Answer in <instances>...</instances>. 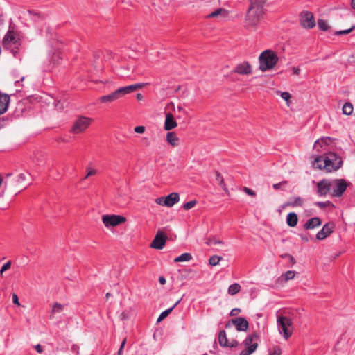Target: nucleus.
<instances>
[{"mask_svg": "<svg viewBox=\"0 0 355 355\" xmlns=\"http://www.w3.org/2000/svg\"><path fill=\"white\" fill-rule=\"evenodd\" d=\"M24 39V34L10 21L8 31L2 40V46L5 50L10 51L16 57L22 46Z\"/></svg>", "mask_w": 355, "mask_h": 355, "instance_id": "obj_1", "label": "nucleus"}, {"mask_svg": "<svg viewBox=\"0 0 355 355\" xmlns=\"http://www.w3.org/2000/svg\"><path fill=\"white\" fill-rule=\"evenodd\" d=\"M342 164V159L336 153L329 152L322 156H317L313 163V167L324 169L327 172H332L338 170Z\"/></svg>", "mask_w": 355, "mask_h": 355, "instance_id": "obj_2", "label": "nucleus"}, {"mask_svg": "<svg viewBox=\"0 0 355 355\" xmlns=\"http://www.w3.org/2000/svg\"><path fill=\"white\" fill-rule=\"evenodd\" d=\"M266 0H250L245 19V26L248 29L254 28L259 24L264 13Z\"/></svg>", "mask_w": 355, "mask_h": 355, "instance_id": "obj_3", "label": "nucleus"}, {"mask_svg": "<svg viewBox=\"0 0 355 355\" xmlns=\"http://www.w3.org/2000/svg\"><path fill=\"white\" fill-rule=\"evenodd\" d=\"M141 87L142 85L141 84H134L125 87H122L108 95L101 96L99 100L101 103L114 102L122 98L125 95L136 91L137 89L141 88Z\"/></svg>", "mask_w": 355, "mask_h": 355, "instance_id": "obj_4", "label": "nucleus"}, {"mask_svg": "<svg viewBox=\"0 0 355 355\" xmlns=\"http://www.w3.org/2000/svg\"><path fill=\"white\" fill-rule=\"evenodd\" d=\"M259 60L260 70L266 71L275 66L278 61V57L274 51L266 50L260 54Z\"/></svg>", "mask_w": 355, "mask_h": 355, "instance_id": "obj_5", "label": "nucleus"}, {"mask_svg": "<svg viewBox=\"0 0 355 355\" xmlns=\"http://www.w3.org/2000/svg\"><path fill=\"white\" fill-rule=\"evenodd\" d=\"M93 119L92 118L84 116H78L73 122L69 132L73 135L84 133L91 125Z\"/></svg>", "mask_w": 355, "mask_h": 355, "instance_id": "obj_6", "label": "nucleus"}, {"mask_svg": "<svg viewBox=\"0 0 355 355\" xmlns=\"http://www.w3.org/2000/svg\"><path fill=\"white\" fill-rule=\"evenodd\" d=\"M336 139L330 137H324L318 139L314 144V149L319 153H323L333 152L336 148L334 141Z\"/></svg>", "mask_w": 355, "mask_h": 355, "instance_id": "obj_7", "label": "nucleus"}, {"mask_svg": "<svg viewBox=\"0 0 355 355\" xmlns=\"http://www.w3.org/2000/svg\"><path fill=\"white\" fill-rule=\"evenodd\" d=\"M332 197H341L347 187V183L344 179H334L331 180Z\"/></svg>", "mask_w": 355, "mask_h": 355, "instance_id": "obj_8", "label": "nucleus"}, {"mask_svg": "<svg viewBox=\"0 0 355 355\" xmlns=\"http://www.w3.org/2000/svg\"><path fill=\"white\" fill-rule=\"evenodd\" d=\"M102 221L104 225L107 227H114L126 221V218L120 215H103Z\"/></svg>", "mask_w": 355, "mask_h": 355, "instance_id": "obj_9", "label": "nucleus"}, {"mask_svg": "<svg viewBox=\"0 0 355 355\" xmlns=\"http://www.w3.org/2000/svg\"><path fill=\"white\" fill-rule=\"evenodd\" d=\"M300 24L304 28L311 29L315 26V20L313 14L308 10H304L300 14Z\"/></svg>", "mask_w": 355, "mask_h": 355, "instance_id": "obj_10", "label": "nucleus"}, {"mask_svg": "<svg viewBox=\"0 0 355 355\" xmlns=\"http://www.w3.org/2000/svg\"><path fill=\"white\" fill-rule=\"evenodd\" d=\"M277 323L283 332L284 338L287 340L292 335V330L289 329L293 324L292 320L284 316H279L277 318Z\"/></svg>", "mask_w": 355, "mask_h": 355, "instance_id": "obj_11", "label": "nucleus"}, {"mask_svg": "<svg viewBox=\"0 0 355 355\" xmlns=\"http://www.w3.org/2000/svg\"><path fill=\"white\" fill-rule=\"evenodd\" d=\"M257 337L256 334H252L245 338L243 342L245 349L243 350L239 355H250L257 349L258 343L257 342H253L254 339Z\"/></svg>", "mask_w": 355, "mask_h": 355, "instance_id": "obj_12", "label": "nucleus"}, {"mask_svg": "<svg viewBox=\"0 0 355 355\" xmlns=\"http://www.w3.org/2000/svg\"><path fill=\"white\" fill-rule=\"evenodd\" d=\"M331 180L322 179L317 184V193L320 196H327L331 191Z\"/></svg>", "mask_w": 355, "mask_h": 355, "instance_id": "obj_13", "label": "nucleus"}, {"mask_svg": "<svg viewBox=\"0 0 355 355\" xmlns=\"http://www.w3.org/2000/svg\"><path fill=\"white\" fill-rule=\"evenodd\" d=\"M232 73L240 75H250L252 73V68L248 62H243L238 64Z\"/></svg>", "mask_w": 355, "mask_h": 355, "instance_id": "obj_14", "label": "nucleus"}, {"mask_svg": "<svg viewBox=\"0 0 355 355\" xmlns=\"http://www.w3.org/2000/svg\"><path fill=\"white\" fill-rule=\"evenodd\" d=\"M218 343L223 347H228L231 348L235 347L239 345V343L235 340H232L229 342L227 338L226 332L224 330L219 332Z\"/></svg>", "mask_w": 355, "mask_h": 355, "instance_id": "obj_15", "label": "nucleus"}, {"mask_svg": "<svg viewBox=\"0 0 355 355\" xmlns=\"http://www.w3.org/2000/svg\"><path fill=\"white\" fill-rule=\"evenodd\" d=\"M334 227H335V225L333 223H326L323 226L322 229L320 232H318V234H316V238L318 240H322V239H325L329 235H330L331 233L333 232Z\"/></svg>", "mask_w": 355, "mask_h": 355, "instance_id": "obj_16", "label": "nucleus"}, {"mask_svg": "<svg viewBox=\"0 0 355 355\" xmlns=\"http://www.w3.org/2000/svg\"><path fill=\"white\" fill-rule=\"evenodd\" d=\"M239 331H247L249 328V323L244 318H236L231 320Z\"/></svg>", "mask_w": 355, "mask_h": 355, "instance_id": "obj_17", "label": "nucleus"}, {"mask_svg": "<svg viewBox=\"0 0 355 355\" xmlns=\"http://www.w3.org/2000/svg\"><path fill=\"white\" fill-rule=\"evenodd\" d=\"M9 103L10 96L0 92V115L7 111Z\"/></svg>", "mask_w": 355, "mask_h": 355, "instance_id": "obj_18", "label": "nucleus"}, {"mask_svg": "<svg viewBox=\"0 0 355 355\" xmlns=\"http://www.w3.org/2000/svg\"><path fill=\"white\" fill-rule=\"evenodd\" d=\"M180 200V196L178 193H171L164 198L166 207H171Z\"/></svg>", "mask_w": 355, "mask_h": 355, "instance_id": "obj_19", "label": "nucleus"}, {"mask_svg": "<svg viewBox=\"0 0 355 355\" xmlns=\"http://www.w3.org/2000/svg\"><path fill=\"white\" fill-rule=\"evenodd\" d=\"M178 123L174 119V117L171 113H167L166 114V120L164 123V129L166 130H171L177 127Z\"/></svg>", "mask_w": 355, "mask_h": 355, "instance_id": "obj_20", "label": "nucleus"}, {"mask_svg": "<svg viewBox=\"0 0 355 355\" xmlns=\"http://www.w3.org/2000/svg\"><path fill=\"white\" fill-rule=\"evenodd\" d=\"M303 199L299 196L291 198L287 202H285L284 207H302L303 205Z\"/></svg>", "mask_w": 355, "mask_h": 355, "instance_id": "obj_21", "label": "nucleus"}, {"mask_svg": "<svg viewBox=\"0 0 355 355\" xmlns=\"http://www.w3.org/2000/svg\"><path fill=\"white\" fill-rule=\"evenodd\" d=\"M321 225V220L318 217H314L309 219L306 223L304 224V227L306 229H313L318 226Z\"/></svg>", "mask_w": 355, "mask_h": 355, "instance_id": "obj_22", "label": "nucleus"}, {"mask_svg": "<svg viewBox=\"0 0 355 355\" xmlns=\"http://www.w3.org/2000/svg\"><path fill=\"white\" fill-rule=\"evenodd\" d=\"M166 242V234L159 231L150 244H165Z\"/></svg>", "mask_w": 355, "mask_h": 355, "instance_id": "obj_23", "label": "nucleus"}, {"mask_svg": "<svg viewBox=\"0 0 355 355\" xmlns=\"http://www.w3.org/2000/svg\"><path fill=\"white\" fill-rule=\"evenodd\" d=\"M166 141L172 146L178 145L179 138L174 132H168L166 135Z\"/></svg>", "mask_w": 355, "mask_h": 355, "instance_id": "obj_24", "label": "nucleus"}, {"mask_svg": "<svg viewBox=\"0 0 355 355\" xmlns=\"http://www.w3.org/2000/svg\"><path fill=\"white\" fill-rule=\"evenodd\" d=\"M298 218L295 213L291 212L287 215L286 223L290 227H295L297 224Z\"/></svg>", "mask_w": 355, "mask_h": 355, "instance_id": "obj_25", "label": "nucleus"}, {"mask_svg": "<svg viewBox=\"0 0 355 355\" xmlns=\"http://www.w3.org/2000/svg\"><path fill=\"white\" fill-rule=\"evenodd\" d=\"M64 309V305L58 302H55L52 304V309L51 313V318L56 313H61Z\"/></svg>", "mask_w": 355, "mask_h": 355, "instance_id": "obj_26", "label": "nucleus"}, {"mask_svg": "<svg viewBox=\"0 0 355 355\" xmlns=\"http://www.w3.org/2000/svg\"><path fill=\"white\" fill-rule=\"evenodd\" d=\"M180 300H178L176 302V303L173 305V306L163 311L159 316L157 322H160L162 320H163L165 318H166L171 312L173 311V309L179 304Z\"/></svg>", "mask_w": 355, "mask_h": 355, "instance_id": "obj_27", "label": "nucleus"}, {"mask_svg": "<svg viewBox=\"0 0 355 355\" xmlns=\"http://www.w3.org/2000/svg\"><path fill=\"white\" fill-rule=\"evenodd\" d=\"M295 277V272L293 270H288L284 274H283L280 277L279 279H283L285 282L293 279Z\"/></svg>", "mask_w": 355, "mask_h": 355, "instance_id": "obj_28", "label": "nucleus"}, {"mask_svg": "<svg viewBox=\"0 0 355 355\" xmlns=\"http://www.w3.org/2000/svg\"><path fill=\"white\" fill-rule=\"evenodd\" d=\"M241 291V286L238 283H234L230 285L228 288V293L234 295Z\"/></svg>", "mask_w": 355, "mask_h": 355, "instance_id": "obj_29", "label": "nucleus"}, {"mask_svg": "<svg viewBox=\"0 0 355 355\" xmlns=\"http://www.w3.org/2000/svg\"><path fill=\"white\" fill-rule=\"evenodd\" d=\"M343 114L349 116L353 112V105L350 103H345L343 106Z\"/></svg>", "mask_w": 355, "mask_h": 355, "instance_id": "obj_30", "label": "nucleus"}, {"mask_svg": "<svg viewBox=\"0 0 355 355\" xmlns=\"http://www.w3.org/2000/svg\"><path fill=\"white\" fill-rule=\"evenodd\" d=\"M192 259V256L189 253H183L180 256L176 257L174 259L175 262H183V261H189Z\"/></svg>", "mask_w": 355, "mask_h": 355, "instance_id": "obj_31", "label": "nucleus"}, {"mask_svg": "<svg viewBox=\"0 0 355 355\" xmlns=\"http://www.w3.org/2000/svg\"><path fill=\"white\" fill-rule=\"evenodd\" d=\"M216 181L218 183L220 186L223 187L224 190L226 189L225 184L224 182V179L222 176V175L218 172L216 171Z\"/></svg>", "mask_w": 355, "mask_h": 355, "instance_id": "obj_32", "label": "nucleus"}, {"mask_svg": "<svg viewBox=\"0 0 355 355\" xmlns=\"http://www.w3.org/2000/svg\"><path fill=\"white\" fill-rule=\"evenodd\" d=\"M318 25L320 30L326 31L329 29V26L324 19H318Z\"/></svg>", "mask_w": 355, "mask_h": 355, "instance_id": "obj_33", "label": "nucleus"}, {"mask_svg": "<svg viewBox=\"0 0 355 355\" xmlns=\"http://www.w3.org/2000/svg\"><path fill=\"white\" fill-rule=\"evenodd\" d=\"M221 259H222V257H220L219 256H216V255H213L210 257V259L209 260V265H211L212 266H216L219 263V262Z\"/></svg>", "mask_w": 355, "mask_h": 355, "instance_id": "obj_34", "label": "nucleus"}, {"mask_svg": "<svg viewBox=\"0 0 355 355\" xmlns=\"http://www.w3.org/2000/svg\"><path fill=\"white\" fill-rule=\"evenodd\" d=\"M315 205L320 209H324L327 207H334L333 203L329 200L326 202H317Z\"/></svg>", "mask_w": 355, "mask_h": 355, "instance_id": "obj_35", "label": "nucleus"}, {"mask_svg": "<svg viewBox=\"0 0 355 355\" xmlns=\"http://www.w3.org/2000/svg\"><path fill=\"white\" fill-rule=\"evenodd\" d=\"M226 12V10L225 9L220 8L216 9L215 11L211 12L210 14H209L207 15V17L208 18H214V17L218 16L222 12Z\"/></svg>", "mask_w": 355, "mask_h": 355, "instance_id": "obj_36", "label": "nucleus"}, {"mask_svg": "<svg viewBox=\"0 0 355 355\" xmlns=\"http://www.w3.org/2000/svg\"><path fill=\"white\" fill-rule=\"evenodd\" d=\"M196 204H197V201L196 200H191L189 202H187L184 203L182 207L185 210H189V209H191L193 207H194Z\"/></svg>", "mask_w": 355, "mask_h": 355, "instance_id": "obj_37", "label": "nucleus"}, {"mask_svg": "<svg viewBox=\"0 0 355 355\" xmlns=\"http://www.w3.org/2000/svg\"><path fill=\"white\" fill-rule=\"evenodd\" d=\"M86 171H87V174L85 177V179H87L89 177L92 176V175H94L96 174L97 173V171L94 168H92L91 167H87L86 168Z\"/></svg>", "mask_w": 355, "mask_h": 355, "instance_id": "obj_38", "label": "nucleus"}, {"mask_svg": "<svg viewBox=\"0 0 355 355\" xmlns=\"http://www.w3.org/2000/svg\"><path fill=\"white\" fill-rule=\"evenodd\" d=\"M280 257L282 259H288L291 263V266H293L295 263V259L293 258V257L292 255H291L289 254H282L280 255Z\"/></svg>", "mask_w": 355, "mask_h": 355, "instance_id": "obj_39", "label": "nucleus"}, {"mask_svg": "<svg viewBox=\"0 0 355 355\" xmlns=\"http://www.w3.org/2000/svg\"><path fill=\"white\" fill-rule=\"evenodd\" d=\"M355 26H352L349 29H346V30H343V31H336V35H347L349 33H351L354 29Z\"/></svg>", "mask_w": 355, "mask_h": 355, "instance_id": "obj_40", "label": "nucleus"}, {"mask_svg": "<svg viewBox=\"0 0 355 355\" xmlns=\"http://www.w3.org/2000/svg\"><path fill=\"white\" fill-rule=\"evenodd\" d=\"M243 191H244V192H245L246 194H248V195H249V196H253V197L256 196V193H255V191H253L252 189H251L248 188V187H245L243 188Z\"/></svg>", "mask_w": 355, "mask_h": 355, "instance_id": "obj_41", "label": "nucleus"}, {"mask_svg": "<svg viewBox=\"0 0 355 355\" xmlns=\"http://www.w3.org/2000/svg\"><path fill=\"white\" fill-rule=\"evenodd\" d=\"M54 105H55V107L58 110H61L64 109V104L60 101H55Z\"/></svg>", "mask_w": 355, "mask_h": 355, "instance_id": "obj_42", "label": "nucleus"}, {"mask_svg": "<svg viewBox=\"0 0 355 355\" xmlns=\"http://www.w3.org/2000/svg\"><path fill=\"white\" fill-rule=\"evenodd\" d=\"M288 184L287 181H282L281 182H279V183H277V184H274L272 187L277 190V189H279L282 188V186L283 185H286Z\"/></svg>", "mask_w": 355, "mask_h": 355, "instance_id": "obj_43", "label": "nucleus"}, {"mask_svg": "<svg viewBox=\"0 0 355 355\" xmlns=\"http://www.w3.org/2000/svg\"><path fill=\"white\" fill-rule=\"evenodd\" d=\"M10 266H11V262L10 261H8L7 263H6L1 268V270H0V273L1 275L3 274V272L7 270H8L10 268Z\"/></svg>", "mask_w": 355, "mask_h": 355, "instance_id": "obj_44", "label": "nucleus"}, {"mask_svg": "<svg viewBox=\"0 0 355 355\" xmlns=\"http://www.w3.org/2000/svg\"><path fill=\"white\" fill-rule=\"evenodd\" d=\"M165 197H159L155 199V202L157 205H162V206H166V202H164Z\"/></svg>", "mask_w": 355, "mask_h": 355, "instance_id": "obj_45", "label": "nucleus"}, {"mask_svg": "<svg viewBox=\"0 0 355 355\" xmlns=\"http://www.w3.org/2000/svg\"><path fill=\"white\" fill-rule=\"evenodd\" d=\"M8 122V119L4 117L0 118V130L5 127Z\"/></svg>", "mask_w": 355, "mask_h": 355, "instance_id": "obj_46", "label": "nucleus"}, {"mask_svg": "<svg viewBox=\"0 0 355 355\" xmlns=\"http://www.w3.org/2000/svg\"><path fill=\"white\" fill-rule=\"evenodd\" d=\"M281 96L286 101H288L291 97V94L287 92H282Z\"/></svg>", "mask_w": 355, "mask_h": 355, "instance_id": "obj_47", "label": "nucleus"}, {"mask_svg": "<svg viewBox=\"0 0 355 355\" xmlns=\"http://www.w3.org/2000/svg\"><path fill=\"white\" fill-rule=\"evenodd\" d=\"M145 131V127L144 126H141V125H139V126H136L135 128V132H137V133H144Z\"/></svg>", "mask_w": 355, "mask_h": 355, "instance_id": "obj_48", "label": "nucleus"}, {"mask_svg": "<svg viewBox=\"0 0 355 355\" xmlns=\"http://www.w3.org/2000/svg\"><path fill=\"white\" fill-rule=\"evenodd\" d=\"M26 177L24 173H20L17 176V181L18 182H21L26 180Z\"/></svg>", "mask_w": 355, "mask_h": 355, "instance_id": "obj_49", "label": "nucleus"}, {"mask_svg": "<svg viewBox=\"0 0 355 355\" xmlns=\"http://www.w3.org/2000/svg\"><path fill=\"white\" fill-rule=\"evenodd\" d=\"M241 313V309L239 308H234L230 312L231 316H236L239 315Z\"/></svg>", "mask_w": 355, "mask_h": 355, "instance_id": "obj_50", "label": "nucleus"}, {"mask_svg": "<svg viewBox=\"0 0 355 355\" xmlns=\"http://www.w3.org/2000/svg\"><path fill=\"white\" fill-rule=\"evenodd\" d=\"M12 297V302L17 306H20L19 298H18V296L17 295V294L13 293Z\"/></svg>", "mask_w": 355, "mask_h": 355, "instance_id": "obj_51", "label": "nucleus"}, {"mask_svg": "<svg viewBox=\"0 0 355 355\" xmlns=\"http://www.w3.org/2000/svg\"><path fill=\"white\" fill-rule=\"evenodd\" d=\"M35 349L40 354L43 352V348L40 344L35 345Z\"/></svg>", "mask_w": 355, "mask_h": 355, "instance_id": "obj_52", "label": "nucleus"}, {"mask_svg": "<svg viewBox=\"0 0 355 355\" xmlns=\"http://www.w3.org/2000/svg\"><path fill=\"white\" fill-rule=\"evenodd\" d=\"M281 354V350L279 347L274 349V352L271 354L270 355H280Z\"/></svg>", "mask_w": 355, "mask_h": 355, "instance_id": "obj_53", "label": "nucleus"}, {"mask_svg": "<svg viewBox=\"0 0 355 355\" xmlns=\"http://www.w3.org/2000/svg\"><path fill=\"white\" fill-rule=\"evenodd\" d=\"M293 73L295 74V75H299L300 74V69L297 67H293Z\"/></svg>", "mask_w": 355, "mask_h": 355, "instance_id": "obj_54", "label": "nucleus"}, {"mask_svg": "<svg viewBox=\"0 0 355 355\" xmlns=\"http://www.w3.org/2000/svg\"><path fill=\"white\" fill-rule=\"evenodd\" d=\"M120 318L122 320H126L128 318L127 314L125 312H122L120 315Z\"/></svg>", "mask_w": 355, "mask_h": 355, "instance_id": "obj_55", "label": "nucleus"}, {"mask_svg": "<svg viewBox=\"0 0 355 355\" xmlns=\"http://www.w3.org/2000/svg\"><path fill=\"white\" fill-rule=\"evenodd\" d=\"M159 282H160V284H165V283H166V279H165V278H164V277H160L159 278Z\"/></svg>", "mask_w": 355, "mask_h": 355, "instance_id": "obj_56", "label": "nucleus"}, {"mask_svg": "<svg viewBox=\"0 0 355 355\" xmlns=\"http://www.w3.org/2000/svg\"><path fill=\"white\" fill-rule=\"evenodd\" d=\"M150 246L154 248L158 249V250H162L164 247V245H150Z\"/></svg>", "mask_w": 355, "mask_h": 355, "instance_id": "obj_57", "label": "nucleus"}, {"mask_svg": "<svg viewBox=\"0 0 355 355\" xmlns=\"http://www.w3.org/2000/svg\"><path fill=\"white\" fill-rule=\"evenodd\" d=\"M125 343H126V338H125V339L122 341V343H121V346H120V348L123 349V348H124V347H125Z\"/></svg>", "mask_w": 355, "mask_h": 355, "instance_id": "obj_58", "label": "nucleus"}, {"mask_svg": "<svg viewBox=\"0 0 355 355\" xmlns=\"http://www.w3.org/2000/svg\"><path fill=\"white\" fill-rule=\"evenodd\" d=\"M58 141L67 142L66 139L64 138H62V137H59L58 139Z\"/></svg>", "mask_w": 355, "mask_h": 355, "instance_id": "obj_59", "label": "nucleus"}, {"mask_svg": "<svg viewBox=\"0 0 355 355\" xmlns=\"http://www.w3.org/2000/svg\"><path fill=\"white\" fill-rule=\"evenodd\" d=\"M351 6L353 9L355 10V0H352Z\"/></svg>", "mask_w": 355, "mask_h": 355, "instance_id": "obj_60", "label": "nucleus"}, {"mask_svg": "<svg viewBox=\"0 0 355 355\" xmlns=\"http://www.w3.org/2000/svg\"><path fill=\"white\" fill-rule=\"evenodd\" d=\"M142 98H143V96H142V94H139H139H137V98L138 100H141V99H142Z\"/></svg>", "mask_w": 355, "mask_h": 355, "instance_id": "obj_61", "label": "nucleus"}, {"mask_svg": "<svg viewBox=\"0 0 355 355\" xmlns=\"http://www.w3.org/2000/svg\"><path fill=\"white\" fill-rule=\"evenodd\" d=\"M123 349L119 348V351H118V352H117V355H121V354H122Z\"/></svg>", "mask_w": 355, "mask_h": 355, "instance_id": "obj_62", "label": "nucleus"}, {"mask_svg": "<svg viewBox=\"0 0 355 355\" xmlns=\"http://www.w3.org/2000/svg\"><path fill=\"white\" fill-rule=\"evenodd\" d=\"M178 110L179 112H184V109L182 107H180V106L178 107Z\"/></svg>", "mask_w": 355, "mask_h": 355, "instance_id": "obj_63", "label": "nucleus"}, {"mask_svg": "<svg viewBox=\"0 0 355 355\" xmlns=\"http://www.w3.org/2000/svg\"><path fill=\"white\" fill-rule=\"evenodd\" d=\"M214 244H221V241L219 240H214Z\"/></svg>", "mask_w": 355, "mask_h": 355, "instance_id": "obj_64", "label": "nucleus"}]
</instances>
